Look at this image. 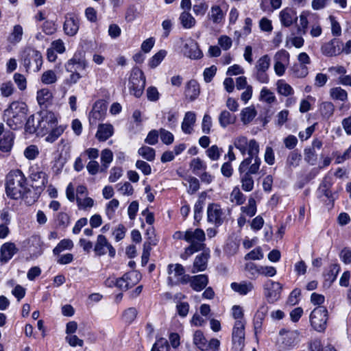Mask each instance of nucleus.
<instances>
[{"instance_id":"nucleus-1","label":"nucleus","mask_w":351,"mask_h":351,"mask_svg":"<svg viewBox=\"0 0 351 351\" xmlns=\"http://www.w3.org/2000/svg\"><path fill=\"white\" fill-rule=\"evenodd\" d=\"M29 191L26 178L21 170L15 169L8 173L5 178V193L9 198H24Z\"/></svg>"},{"instance_id":"nucleus-2","label":"nucleus","mask_w":351,"mask_h":351,"mask_svg":"<svg viewBox=\"0 0 351 351\" xmlns=\"http://www.w3.org/2000/svg\"><path fill=\"white\" fill-rule=\"evenodd\" d=\"M27 110L25 104L18 101L12 102L5 111L8 125L12 130H17L22 128L26 119Z\"/></svg>"},{"instance_id":"nucleus-3","label":"nucleus","mask_w":351,"mask_h":351,"mask_svg":"<svg viewBox=\"0 0 351 351\" xmlns=\"http://www.w3.org/2000/svg\"><path fill=\"white\" fill-rule=\"evenodd\" d=\"M205 240L206 235L202 229H188L186 230V242L189 243V245L185 248L182 258L185 256L186 258L194 253L206 249V244L204 243Z\"/></svg>"},{"instance_id":"nucleus-4","label":"nucleus","mask_w":351,"mask_h":351,"mask_svg":"<svg viewBox=\"0 0 351 351\" xmlns=\"http://www.w3.org/2000/svg\"><path fill=\"white\" fill-rule=\"evenodd\" d=\"M43 62V57L40 51L32 48H27L24 51L23 64L27 72H38Z\"/></svg>"},{"instance_id":"nucleus-5","label":"nucleus","mask_w":351,"mask_h":351,"mask_svg":"<svg viewBox=\"0 0 351 351\" xmlns=\"http://www.w3.org/2000/svg\"><path fill=\"white\" fill-rule=\"evenodd\" d=\"M233 146L238 149L243 156L246 154H259L258 143L254 138L248 139L246 136L239 135L233 139Z\"/></svg>"},{"instance_id":"nucleus-6","label":"nucleus","mask_w":351,"mask_h":351,"mask_svg":"<svg viewBox=\"0 0 351 351\" xmlns=\"http://www.w3.org/2000/svg\"><path fill=\"white\" fill-rule=\"evenodd\" d=\"M145 86V77L143 72L138 68H134L131 73L129 80L130 94L136 97H140Z\"/></svg>"},{"instance_id":"nucleus-7","label":"nucleus","mask_w":351,"mask_h":351,"mask_svg":"<svg viewBox=\"0 0 351 351\" xmlns=\"http://www.w3.org/2000/svg\"><path fill=\"white\" fill-rule=\"evenodd\" d=\"M271 59L268 55L261 57L256 62L252 76L261 84H267L269 78L267 71L270 67Z\"/></svg>"},{"instance_id":"nucleus-8","label":"nucleus","mask_w":351,"mask_h":351,"mask_svg":"<svg viewBox=\"0 0 351 351\" xmlns=\"http://www.w3.org/2000/svg\"><path fill=\"white\" fill-rule=\"evenodd\" d=\"M327 320L328 310L323 306L315 308L310 315L311 325L317 332H322L326 329Z\"/></svg>"},{"instance_id":"nucleus-9","label":"nucleus","mask_w":351,"mask_h":351,"mask_svg":"<svg viewBox=\"0 0 351 351\" xmlns=\"http://www.w3.org/2000/svg\"><path fill=\"white\" fill-rule=\"evenodd\" d=\"M168 281L171 285L189 283L190 276L185 274L184 267L180 264H170L168 266Z\"/></svg>"},{"instance_id":"nucleus-10","label":"nucleus","mask_w":351,"mask_h":351,"mask_svg":"<svg viewBox=\"0 0 351 351\" xmlns=\"http://www.w3.org/2000/svg\"><path fill=\"white\" fill-rule=\"evenodd\" d=\"M261 159L258 156V154H248V156L244 158L239 164L238 172H243L247 174L256 175L258 173Z\"/></svg>"},{"instance_id":"nucleus-11","label":"nucleus","mask_w":351,"mask_h":351,"mask_svg":"<svg viewBox=\"0 0 351 351\" xmlns=\"http://www.w3.org/2000/svg\"><path fill=\"white\" fill-rule=\"evenodd\" d=\"M36 122L40 134H46L56 125L58 119L53 112L43 111L38 115Z\"/></svg>"},{"instance_id":"nucleus-12","label":"nucleus","mask_w":351,"mask_h":351,"mask_svg":"<svg viewBox=\"0 0 351 351\" xmlns=\"http://www.w3.org/2000/svg\"><path fill=\"white\" fill-rule=\"evenodd\" d=\"M282 290V285L271 280H267L263 285L264 295L270 304H274L280 300Z\"/></svg>"},{"instance_id":"nucleus-13","label":"nucleus","mask_w":351,"mask_h":351,"mask_svg":"<svg viewBox=\"0 0 351 351\" xmlns=\"http://www.w3.org/2000/svg\"><path fill=\"white\" fill-rule=\"evenodd\" d=\"M232 341L235 351H242L245 346V324L235 322L232 332Z\"/></svg>"},{"instance_id":"nucleus-14","label":"nucleus","mask_w":351,"mask_h":351,"mask_svg":"<svg viewBox=\"0 0 351 351\" xmlns=\"http://www.w3.org/2000/svg\"><path fill=\"white\" fill-rule=\"evenodd\" d=\"M94 251L95 254L99 256L105 255L107 253V251H108V254L110 257H114L116 253L115 249L103 234L97 236L94 247Z\"/></svg>"},{"instance_id":"nucleus-15","label":"nucleus","mask_w":351,"mask_h":351,"mask_svg":"<svg viewBox=\"0 0 351 351\" xmlns=\"http://www.w3.org/2000/svg\"><path fill=\"white\" fill-rule=\"evenodd\" d=\"M87 62L84 53L81 51L75 53L73 58L65 64V69L68 72L85 70Z\"/></svg>"},{"instance_id":"nucleus-16","label":"nucleus","mask_w":351,"mask_h":351,"mask_svg":"<svg viewBox=\"0 0 351 351\" xmlns=\"http://www.w3.org/2000/svg\"><path fill=\"white\" fill-rule=\"evenodd\" d=\"M207 218L208 222L219 226L223 223L225 215L219 204H210L207 208Z\"/></svg>"},{"instance_id":"nucleus-17","label":"nucleus","mask_w":351,"mask_h":351,"mask_svg":"<svg viewBox=\"0 0 351 351\" xmlns=\"http://www.w3.org/2000/svg\"><path fill=\"white\" fill-rule=\"evenodd\" d=\"M80 27V20L77 16L73 13H68L65 16L63 25L64 32L69 36H75Z\"/></svg>"},{"instance_id":"nucleus-18","label":"nucleus","mask_w":351,"mask_h":351,"mask_svg":"<svg viewBox=\"0 0 351 351\" xmlns=\"http://www.w3.org/2000/svg\"><path fill=\"white\" fill-rule=\"evenodd\" d=\"M183 53L185 56L194 60L199 59L203 56L197 42L191 38L185 41Z\"/></svg>"},{"instance_id":"nucleus-19","label":"nucleus","mask_w":351,"mask_h":351,"mask_svg":"<svg viewBox=\"0 0 351 351\" xmlns=\"http://www.w3.org/2000/svg\"><path fill=\"white\" fill-rule=\"evenodd\" d=\"M226 12L219 5H213L207 14L208 20L216 26H221L225 21Z\"/></svg>"},{"instance_id":"nucleus-20","label":"nucleus","mask_w":351,"mask_h":351,"mask_svg":"<svg viewBox=\"0 0 351 351\" xmlns=\"http://www.w3.org/2000/svg\"><path fill=\"white\" fill-rule=\"evenodd\" d=\"M202 252L196 256L191 272L195 274L206 270L207 267L208 261L210 258V250L208 248L202 250Z\"/></svg>"},{"instance_id":"nucleus-21","label":"nucleus","mask_w":351,"mask_h":351,"mask_svg":"<svg viewBox=\"0 0 351 351\" xmlns=\"http://www.w3.org/2000/svg\"><path fill=\"white\" fill-rule=\"evenodd\" d=\"M281 341L285 348H292L299 341V332L298 330H285L282 329L279 332Z\"/></svg>"},{"instance_id":"nucleus-22","label":"nucleus","mask_w":351,"mask_h":351,"mask_svg":"<svg viewBox=\"0 0 351 351\" xmlns=\"http://www.w3.org/2000/svg\"><path fill=\"white\" fill-rule=\"evenodd\" d=\"M321 50L322 53L326 56H336L341 53V43L338 39L334 38L324 43L322 46Z\"/></svg>"},{"instance_id":"nucleus-23","label":"nucleus","mask_w":351,"mask_h":351,"mask_svg":"<svg viewBox=\"0 0 351 351\" xmlns=\"http://www.w3.org/2000/svg\"><path fill=\"white\" fill-rule=\"evenodd\" d=\"M29 178L32 182H36V187H45L47 184V174L38 167H32L29 169Z\"/></svg>"},{"instance_id":"nucleus-24","label":"nucleus","mask_w":351,"mask_h":351,"mask_svg":"<svg viewBox=\"0 0 351 351\" xmlns=\"http://www.w3.org/2000/svg\"><path fill=\"white\" fill-rule=\"evenodd\" d=\"M279 18L281 24L285 27H290L298 20L296 12L291 8H285L280 12Z\"/></svg>"},{"instance_id":"nucleus-25","label":"nucleus","mask_w":351,"mask_h":351,"mask_svg":"<svg viewBox=\"0 0 351 351\" xmlns=\"http://www.w3.org/2000/svg\"><path fill=\"white\" fill-rule=\"evenodd\" d=\"M17 251L18 250L14 243H5L0 249V261L3 263L8 262Z\"/></svg>"},{"instance_id":"nucleus-26","label":"nucleus","mask_w":351,"mask_h":351,"mask_svg":"<svg viewBox=\"0 0 351 351\" xmlns=\"http://www.w3.org/2000/svg\"><path fill=\"white\" fill-rule=\"evenodd\" d=\"M184 95L190 101L195 100L199 95V84L195 80H191L186 82L184 87Z\"/></svg>"},{"instance_id":"nucleus-27","label":"nucleus","mask_w":351,"mask_h":351,"mask_svg":"<svg viewBox=\"0 0 351 351\" xmlns=\"http://www.w3.org/2000/svg\"><path fill=\"white\" fill-rule=\"evenodd\" d=\"M191 287L195 291H201L208 283V278L205 274H199L190 276L189 282Z\"/></svg>"},{"instance_id":"nucleus-28","label":"nucleus","mask_w":351,"mask_h":351,"mask_svg":"<svg viewBox=\"0 0 351 351\" xmlns=\"http://www.w3.org/2000/svg\"><path fill=\"white\" fill-rule=\"evenodd\" d=\"M196 121V114L194 112L189 111L184 114L181 125L182 132L186 134H191L193 132V126Z\"/></svg>"},{"instance_id":"nucleus-29","label":"nucleus","mask_w":351,"mask_h":351,"mask_svg":"<svg viewBox=\"0 0 351 351\" xmlns=\"http://www.w3.org/2000/svg\"><path fill=\"white\" fill-rule=\"evenodd\" d=\"M230 287L239 295H245L254 290V285L250 281L243 280L240 282H232Z\"/></svg>"},{"instance_id":"nucleus-30","label":"nucleus","mask_w":351,"mask_h":351,"mask_svg":"<svg viewBox=\"0 0 351 351\" xmlns=\"http://www.w3.org/2000/svg\"><path fill=\"white\" fill-rule=\"evenodd\" d=\"M14 133L10 130L5 131L0 136V151L3 152H10L14 143Z\"/></svg>"},{"instance_id":"nucleus-31","label":"nucleus","mask_w":351,"mask_h":351,"mask_svg":"<svg viewBox=\"0 0 351 351\" xmlns=\"http://www.w3.org/2000/svg\"><path fill=\"white\" fill-rule=\"evenodd\" d=\"M114 128L111 124H99L95 134V137L99 141H105L112 136Z\"/></svg>"},{"instance_id":"nucleus-32","label":"nucleus","mask_w":351,"mask_h":351,"mask_svg":"<svg viewBox=\"0 0 351 351\" xmlns=\"http://www.w3.org/2000/svg\"><path fill=\"white\" fill-rule=\"evenodd\" d=\"M239 180L242 190L245 192H250L254 187V180L253 175L247 174L243 172H239Z\"/></svg>"},{"instance_id":"nucleus-33","label":"nucleus","mask_w":351,"mask_h":351,"mask_svg":"<svg viewBox=\"0 0 351 351\" xmlns=\"http://www.w3.org/2000/svg\"><path fill=\"white\" fill-rule=\"evenodd\" d=\"M329 95L330 97L332 100L339 101L341 102L348 101V92L340 86L331 88L329 90Z\"/></svg>"},{"instance_id":"nucleus-34","label":"nucleus","mask_w":351,"mask_h":351,"mask_svg":"<svg viewBox=\"0 0 351 351\" xmlns=\"http://www.w3.org/2000/svg\"><path fill=\"white\" fill-rule=\"evenodd\" d=\"M219 123L221 127L226 128L230 125L234 124L237 117L228 110H223L219 115Z\"/></svg>"},{"instance_id":"nucleus-35","label":"nucleus","mask_w":351,"mask_h":351,"mask_svg":"<svg viewBox=\"0 0 351 351\" xmlns=\"http://www.w3.org/2000/svg\"><path fill=\"white\" fill-rule=\"evenodd\" d=\"M333 184L332 175L330 173H327L324 178L322 183L319 185V190L321 193H322L326 197L330 198L332 195V192L330 189Z\"/></svg>"},{"instance_id":"nucleus-36","label":"nucleus","mask_w":351,"mask_h":351,"mask_svg":"<svg viewBox=\"0 0 351 351\" xmlns=\"http://www.w3.org/2000/svg\"><path fill=\"white\" fill-rule=\"evenodd\" d=\"M276 90L279 95L289 97L294 94L293 88L284 80H278L276 82Z\"/></svg>"},{"instance_id":"nucleus-37","label":"nucleus","mask_w":351,"mask_h":351,"mask_svg":"<svg viewBox=\"0 0 351 351\" xmlns=\"http://www.w3.org/2000/svg\"><path fill=\"white\" fill-rule=\"evenodd\" d=\"M179 20L184 29H191L196 23L195 18L188 11L182 12L180 15Z\"/></svg>"},{"instance_id":"nucleus-38","label":"nucleus","mask_w":351,"mask_h":351,"mask_svg":"<svg viewBox=\"0 0 351 351\" xmlns=\"http://www.w3.org/2000/svg\"><path fill=\"white\" fill-rule=\"evenodd\" d=\"M193 343L202 351L208 350L207 340L201 330H196L193 335Z\"/></svg>"},{"instance_id":"nucleus-39","label":"nucleus","mask_w":351,"mask_h":351,"mask_svg":"<svg viewBox=\"0 0 351 351\" xmlns=\"http://www.w3.org/2000/svg\"><path fill=\"white\" fill-rule=\"evenodd\" d=\"M256 115V111L254 107H246L241 112V120L243 124L246 125L250 123L254 119Z\"/></svg>"},{"instance_id":"nucleus-40","label":"nucleus","mask_w":351,"mask_h":351,"mask_svg":"<svg viewBox=\"0 0 351 351\" xmlns=\"http://www.w3.org/2000/svg\"><path fill=\"white\" fill-rule=\"evenodd\" d=\"M256 200L252 197H250L248 199L247 204L246 206L241 207L242 213L250 217H252L256 215Z\"/></svg>"},{"instance_id":"nucleus-41","label":"nucleus","mask_w":351,"mask_h":351,"mask_svg":"<svg viewBox=\"0 0 351 351\" xmlns=\"http://www.w3.org/2000/svg\"><path fill=\"white\" fill-rule=\"evenodd\" d=\"M319 110L325 119L330 118L335 111V106L331 101H324L320 104Z\"/></svg>"},{"instance_id":"nucleus-42","label":"nucleus","mask_w":351,"mask_h":351,"mask_svg":"<svg viewBox=\"0 0 351 351\" xmlns=\"http://www.w3.org/2000/svg\"><path fill=\"white\" fill-rule=\"evenodd\" d=\"M230 200L237 205H241L245 201V196L238 186H234L230 193Z\"/></svg>"},{"instance_id":"nucleus-43","label":"nucleus","mask_w":351,"mask_h":351,"mask_svg":"<svg viewBox=\"0 0 351 351\" xmlns=\"http://www.w3.org/2000/svg\"><path fill=\"white\" fill-rule=\"evenodd\" d=\"M101 103H95L89 115V121L91 125H96L98 121L102 120L105 116L103 111L100 112L97 110Z\"/></svg>"},{"instance_id":"nucleus-44","label":"nucleus","mask_w":351,"mask_h":351,"mask_svg":"<svg viewBox=\"0 0 351 351\" xmlns=\"http://www.w3.org/2000/svg\"><path fill=\"white\" fill-rule=\"evenodd\" d=\"M23 29L21 25H16L13 27V30L8 37L10 43L16 44L22 40Z\"/></svg>"},{"instance_id":"nucleus-45","label":"nucleus","mask_w":351,"mask_h":351,"mask_svg":"<svg viewBox=\"0 0 351 351\" xmlns=\"http://www.w3.org/2000/svg\"><path fill=\"white\" fill-rule=\"evenodd\" d=\"M52 93L48 88H43L37 92V101L38 104L46 105L52 99Z\"/></svg>"},{"instance_id":"nucleus-46","label":"nucleus","mask_w":351,"mask_h":351,"mask_svg":"<svg viewBox=\"0 0 351 351\" xmlns=\"http://www.w3.org/2000/svg\"><path fill=\"white\" fill-rule=\"evenodd\" d=\"M138 154L147 161H153L156 157V151L148 146H142L138 150Z\"/></svg>"},{"instance_id":"nucleus-47","label":"nucleus","mask_w":351,"mask_h":351,"mask_svg":"<svg viewBox=\"0 0 351 351\" xmlns=\"http://www.w3.org/2000/svg\"><path fill=\"white\" fill-rule=\"evenodd\" d=\"M113 160V154L112 152L109 149H104L101 151V166L104 168L102 170L106 171L109 165L112 162Z\"/></svg>"},{"instance_id":"nucleus-48","label":"nucleus","mask_w":351,"mask_h":351,"mask_svg":"<svg viewBox=\"0 0 351 351\" xmlns=\"http://www.w3.org/2000/svg\"><path fill=\"white\" fill-rule=\"evenodd\" d=\"M73 247V243L71 239H62L53 250L54 255H59L60 252L65 250H71Z\"/></svg>"},{"instance_id":"nucleus-49","label":"nucleus","mask_w":351,"mask_h":351,"mask_svg":"<svg viewBox=\"0 0 351 351\" xmlns=\"http://www.w3.org/2000/svg\"><path fill=\"white\" fill-rule=\"evenodd\" d=\"M167 54V52L166 50H160L150 58L149 60V66L152 69L157 67L165 58Z\"/></svg>"},{"instance_id":"nucleus-50","label":"nucleus","mask_w":351,"mask_h":351,"mask_svg":"<svg viewBox=\"0 0 351 351\" xmlns=\"http://www.w3.org/2000/svg\"><path fill=\"white\" fill-rule=\"evenodd\" d=\"M65 130V126L59 125L53 127L52 129L50 130V132L48 136L46 137L45 140L49 143H53L64 132Z\"/></svg>"},{"instance_id":"nucleus-51","label":"nucleus","mask_w":351,"mask_h":351,"mask_svg":"<svg viewBox=\"0 0 351 351\" xmlns=\"http://www.w3.org/2000/svg\"><path fill=\"white\" fill-rule=\"evenodd\" d=\"M309 351H337L334 347L326 346L324 349L321 341L319 339H314L308 343Z\"/></svg>"},{"instance_id":"nucleus-52","label":"nucleus","mask_w":351,"mask_h":351,"mask_svg":"<svg viewBox=\"0 0 351 351\" xmlns=\"http://www.w3.org/2000/svg\"><path fill=\"white\" fill-rule=\"evenodd\" d=\"M340 265L339 264H332L329 267V270L326 274V280L332 284L336 279L340 271Z\"/></svg>"},{"instance_id":"nucleus-53","label":"nucleus","mask_w":351,"mask_h":351,"mask_svg":"<svg viewBox=\"0 0 351 351\" xmlns=\"http://www.w3.org/2000/svg\"><path fill=\"white\" fill-rule=\"evenodd\" d=\"M223 149L216 145H212L206 151L207 156L214 161L218 160L220 158Z\"/></svg>"},{"instance_id":"nucleus-54","label":"nucleus","mask_w":351,"mask_h":351,"mask_svg":"<svg viewBox=\"0 0 351 351\" xmlns=\"http://www.w3.org/2000/svg\"><path fill=\"white\" fill-rule=\"evenodd\" d=\"M37 117H35L34 115H31L27 120L26 124H25V130L27 132L30 134L33 133H38L40 134L38 130V127H37V122L36 119Z\"/></svg>"},{"instance_id":"nucleus-55","label":"nucleus","mask_w":351,"mask_h":351,"mask_svg":"<svg viewBox=\"0 0 351 351\" xmlns=\"http://www.w3.org/2000/svg\"><path fill=\"white\" fill-rule=\"evenodd\" d=\"M40 80L44 84H52L56 82L58 77L54 71L47 70L43 73Z\"/></svg>"},{"instance_id":"nucleus-56","label":"nucleus","mask_w":351,"mask_h":351,"mask_svg":"<svg viewBox=\"0 0 351 351\" xmlns=\"http://www.w3.org/2000/svg\"><path fill=\"white\" fill-rule=\"evenodd\" d=\"M304 160L310 164L314 165L316 164L317 160V155L315 150L313 148L306 147L304 151Z\"/></svg>"},{"instance_id":"nucleus-57","label":"nucleus","mask_w":351,"mask_h":351,"mask_svg":"<svg viewBox=\"0 0 351 351\" xmlns=\"http://www.w3.org/2000/svg\"><path fill=\"white\" fill-rule=\"evenodd\" d=\"M276 97L269 89L263 87L260 93V100L263 101L267 104H272L276 101Z\"/></svg>"},{"instance_id":"nucleus-58","label":"nucleus","mask_w":351,"mask_h":351,"mask_svg":"<svg viewBox=\"0 0 351 351\" xmlns=\"http://www.w3.org/2000/svg\"><path fill=\"white\" fill-rule=\"evenodd\" d=\"M119 206V202L117 199L110 200L106 206V213L109 219H112L114 216L115 211Z\"/></svg>"},{"instance_id":"nucleus-59","label":"nucleus","mask_w":351,"mask_h":351,"mask_svg":"<svg viewBox=\"0 0 351 351\" xmlns=\"http://www.w3.org/2000/svg\"><path fill=\"white\" fill-rule=\"evenodd\" d=\"M301 158L302 156L300 153L296 151L291 152L287 157V164L290 167H296L299 165Z\"/></svg>"},{"instance_id":"nucleus-60","label":"nucleus","mask_w":351,"mask_h":351,"mask_svg":"<svg viewBox=\"0 0 351 351\" xmlns=\"http://www.w3.org/2000/svg\"><path fill=\"white\" fill-rule=\"evenodd\" d=\"M76 202L79 209L86 210L90 208L94 205V200L91 197H76Z\"/></svg>"},{"instance_id":"nucleus-61","label":"nucleus","mask_w":351,"mask_h":351,"mask_svg":"<svg viewBox=\"0 0 351 351\" xmlns=\"http://www.w3.org/2000/svg\"><path fill=\"white\" fill-rule=\"evenodd\" d=\"M169 345L165 338L158 339L153 345L151 351H169Z\"/></svg>"},{"instance_id":"nucleus-62","label":"nucleus","mask_w":351,"mask_h":351,"mask_svg":"<svg viewBox=\"0 0 351 351\" xmlns=\"http://www.w3.org/2000/svg\"><path fill=\"white\" fill-rule=\"evenodd\" d=\"M14 86L12 82H3L0 86V92L2 96L8 97L13 94Z\"/></svg>"},{"instance_id":"nucleus-63","label":"nucleus","mask_w":351,"mask_h":351,"mask_svg":"<svg viewBox=\"0 0 351 351\" xmlns=\"http://www.w3.org/2000/svg\"><path fill=\"white\" fill-rule=\"evenodd\" d=\"M292 71L295 77H304L308 73V69L307 66L295 64L292 67Z\"/></svg>"},{"instance_id":"nucleus-64","label":"nucleus","mask_w":351,"mask_h":351,"mask_svg":"<svg viewBox=\"0 0 351 351\" xmlns=\"http://www.w3.org/2000/svg\"><path fill=\"white\" fill-rule=\"evenodd\" d=\"M332 155L335 157V163L341 164L351 158V144L350 146L343 153L334 152Z\"/></svg>"}]
</instances>
